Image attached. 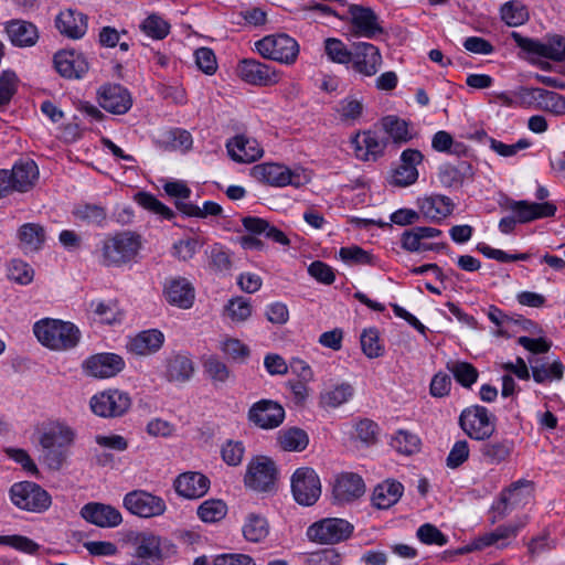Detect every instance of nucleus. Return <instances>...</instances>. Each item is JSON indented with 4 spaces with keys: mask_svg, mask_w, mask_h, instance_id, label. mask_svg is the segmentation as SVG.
<instances>
[{
    "mask_svg": "<svg viewBox=\"0 0 565 565\" xmlns=\"http://www.w3.org/2000/svg\"><path fill=\"white\" fill-rule=\"evenodd\" d=\"M459 426L469 438L486 440L495 431V416L484 406L472 405L461 412Z\"/></svg>",
    "mask_w": 565,
    "mask_h": 565,
    "instance_id": "obj_9",
    "label": "nucleus"
},
{
    "mask_svg": "<svg viewBox=\"0 0 565 565\" xmlns=\"http://www.w3.org/2000/svg\"><path fill=\"white\" fill-rule=\"evenodd\" d=\"M361 348L363 353L370 359H375L384 354V348L380 343L377 329L370 328L363 331L361 334Z\"/></svg>",
    "mask_w": 565,
    "mask_h": 565,
    "instance_id": "obj_57",
    "label": "nucleus"
},
{
    "mask_svg": "<svg viewBox=\"0 0 565 565\" xmlns=\"http://www.w3.org/2000/svg\"><path fill=\"white\" fill-rule=\"evenodd\" d=\"M38 178V166L31 159L15 162L11 170L0 169V199L13 192H28L34 186Z\"/></svg>",
    "mask_w": 565,
    "mask_h": 565,
    "instance_id": "obj_4",
    "label": "nucleus"
},
{
    "mask_svg": "<svg viewBox=\"0 0 565 565\" xmlns=\"http://www.w3.org/2000/svg\"><path fill=\"white\" fill-rule=\"evenodd\" d=\"M365 491L363 479L353 472H344L335 478L332 495L337 503L343 504L359 499Z\"/></svg>",
    "mask_w": 565,
    "mask_h": 565,
    "instance_id": "obj_26",
    "label": "nucleus"
},
{
    "mask_svg": "<svg viewBox=\"0 0 565 565\" xmlns=\"http://www.w3.org/2000/svg\"><path fill=\"white\" fill-rule=\"evenodd\" d=\"M92 412L104 418L121 417L131 406V398L128 393L120 390H107L90 398Z\"/></svg>",
    "mask_w": 565,
    "mask_h": 565,
    "instance_id": "obj_11",
    "label": "nucleus"
},
{
    "mask_svg": "<svg viewBox=\"0 0 565 565\" xmlns=\"http://www.w3.org/2000/svg\"><path fill=\"white\" fill-rule=\"evenodd\" d=\"M122 503L131 514L145 519L162 515L167 510V504L161 497L145 490H132L126 493Z\"/></svg>",
    "mask_w": 565,
    "mask_h": 565,
    "instance_id": "obj_13",
    "label": "nucleus"
},
{
    "mask_svg": "<svg viewBox=\"0 0 565 565\" xmlns=\"http://www.w3.org/2000/svg\"><path fill=\"white\" fill-rule=\"evenodd\" d=\"M73 214L76 218L100 225L106 218V211L103 206L96 204H82L78 205Z\"/></svg>",
    "mask_w": 565,
    "mask_h": 565,
    "instance_id": "obj_61",
    "label": "nucleus"
},
{
    "mask_svg": "<svg viewBox=\"0 0 565 565\" xmlns=\"http://www.w3.org/2000/svg\"><path fill=\"white\" fill-rule=\"evenodd\" d=\"M525 94L537 102L539 108L555 116L565 115V96L540 87L525 88Z\"/></svg>",
    "mask_w": 565,
    "mask_h": 565,
    "instance_id": "obj_36",
    "label": "nucleus"
},
{
    "mask_svg": "<svg viewBox=\"0 0 565 565\" xmlns=\"http://www.w3.org/2000/svg\"><path fill=\"white\" fill-rule=\"evenodd\" d=\"M348 12L350 14L351 32L354 36L374 39L376 35L384 33V29L379 22V15L372 8L350 4Z\"/></svg>",
    "mask_w": 565,
    "mask_h": 565,
    "instance_id": "obj_15",
    "label": "nucleus"
},
{
    "mask_svg": "<svg viewBox=\"0 0 565 565\" xmlns=\"http://www.w3.org/2000/svg\"><path fill=\"white\" fill-rule=\"evenodd\" d=\"M324 52L330 61L338 64H349L352 60V47L347 45L337 38H328L324 41Z\"/></svg>",
    "mask_w": 565,
    "mask_h": 565,
    "instance_id": "obj_55",
    "label": "nucleus"
},
{
    "mask_svg": "<svg viewBox=\"0 0 565 565\" xmlns=\"http://www.w3.org/2000/svg\"><path fill=\"white\" fill-rule=\"evenodd\" d=\"M204 372L212 381L215 387H218L221 384L226 383V381L231 377L232 373L227 365L222 362L217 356H210L205 360Z\"/></svg>",
    "mask_w": 565,
    "mask_h": 565,
    "instance_id": "obj_53",
    "label": "nucleus"
},
{
    "mask_svg": "<svg viewBox=\"0 0 565 565\" xmlns=\"http://www.w3.org/2000/svg\"><path fill=\"white\" fill-rule=\"evenodd\" d=\"M285 415V409L278 402L264 398L250 406L247 418L258 428L274 429L282 424Z\"/></svg>",
    "mask_w": 565,
    "mask_h": 565,
    "instance_id": "obj_16",
    "label": "nucleus"
},
{
    "mask_svg": "<svg viewBox=\"0 0 565 565\" xmlns=\"http://www.w3.org/2000/svg\"><path fill=\"white\" fill-rule=\"evenodd\" d=\"M342 554L333 547L322 548L308 555L307 565H340Z\"/></svg>",
    "mask_w": 565,
    "mask_h": 565,
    "instance_id": "obj_63",
    "label": "nucleus"
},
{
    "mask_svg": "<svg viewBox=\"0 0 565 565\" xmlns=\"http://www.w3.org/2000/svg\"><path fill=\"white\" fill-rule=\"evenodd\" d=\"M339 256L344 263L355 265H374V256L356 245L341 247Z\"/></svg>",
    "mask_w": 565,
    "mask_h": 565,
    "instance_id": "obj_59",
    "label": "nucleus"
},
{
    "mask_svg": "<svg viewBox=\"0 0 565 565\" xmlns=\"http://www.w3.org/2000/svg\"><path fill=\"white\" fill-rule=\"evenodd\" d=\"M227 153L238 163H250L263 156V148L256 139L237 135L226 142Z\"/></svg>",
    "mask_w": 565,
    "mask_h": 565,
    "instance_id": "obj_29",
    "label": "nucleus"
},
{
    "mask_svg": "<svg viewBox=\"0 0 565 565\" xmlns=\"http://www.w3.org/2000/svg\"><path fill=\"white\" fill-rule=\"evenodd\" d=\"M354 531V525L345 519L324 518L307 529V536L311 542L319 544H338L349 540Z\"/></svg>",
    "mask_w": 565,
    "mask_h": 565,
    "instance_id": "obj_8",
    "label": "nucleus"
},
{
    "mask_svg": "<svg viewBox=\"0 0 565 565\" xmlns=\"http://www.w3.org/2000/svg\"><path fill=\"white\" fill-rule=\"evenodd\" d=\"M134 546L131 565H161L177 553V546L170 540L149 531L137 532L129 537Z\"/></svg>",
    "mask_w": 565,
    "mask_h": 565,
    "instance_id": "obj_1",
    "label": "nucleus"
},
{
    "mask_svg": "<svg viewBox=\"0 0 565 565\" xmlns=\"http://www.w3.org/2000/svg\"><path fill=\"white\" fill-rule=\"evenodd\" d=\"M18 237L22 248L28 252H38L45 242V231L36 223H25L18 230Z\"/></svg>",
    "mask_w": 565,
    "mask_h": 565,
    "instance_id": "obj_43",
    "label": "nucleus"
},
{
    "mask_svg": "<svg viewBox=\"0 0 565 565\" xmlns=\"http://www.w3.org/2000/svg\"><path fill=\"white\" fill-rule=\"evenodd\" d=\"M250 173L257 181L271 186L292 185L299 188L302 185L300 174L280 163L265 162L256 164L252 168Z\"/></svg>",
    "mask_w": 565,
    "mask_h": 565,
    "instance_id": "obj_14",
    "label": "nucleus"
},
{
    "mask_svg": "<svg viewBox=\"0 0 565 565\" xmlns=\"http://www.w3.org/2000/svg\"><path fill=\"white\" fill-rule=\"evenodd\" d=\"M511 38L524 52L556 62L565 61V36L553 35L546 43L512 32Z\"/></svg>",
    "mask_w": 565,
    "mask_h": 565,
    "instance_id": "obj_12",
    "label": "nucleus"
},
{
    "mask_svg": "<svg viewBox=\"0 0 565 565\" xmlns=\"http://www.w3.org/2000/svg\"><path fill=\"white\" fill-rule=\"evenodd\" d=\"M75 438L74 431L61 424H56L45 430L40 437L42 447H58L68 449Z\"/></svg>",
    "mask_w": 565,
    "mask_h": 565,
    "instance_id": "obj_42",
    "label": "nucleus"
},
{
    "mask_svg": "<svg viewBox=\"0 0 565 565\" xmlns=\"http://www.w3.org/2000/svg\"><path fill=\"white\" fill-rule=\"evenodd\" d=\"M163 343V333L158 329H149L131 338L127 343V350L136 355H149L158 352Z\"/></svg>",
    "mask_w": 565,
    "mask_h": 565,
    "instance_id": "obj_34",
    "label": "nucleus"
},
{
    "mask_svg": "<svg viewBox=\"0 0 565 565\" xmlns=\"http://www.w3.org/2000/svg\"><path fill=\"white\" fill-rule=\"evenodd\" d=\"M475 169L469 161L458 160L456 163H444L438 169V180L446 188L459 189L472 181Z\"/></svg>",
    "mask_w": 565,
    "mask_h": 565,
    "instance_id": "obj_30",
    "label": "nucleus"
},
{
    "mask_svg": "<svg viewBox=\"0 0 565 565\" xmlns=\"http://www.w3.org/2000/svg\"><path fill=\"white\" fill-rule=\"evenodd\" d=\"M87 26L88 17L76 9L63 10L55 18V28L63 36L72 40L82 39Z\"/></svg>",
    "mask_w": 565,
    "mask_h": 565,
    "instance_id": "obj_27",
    "label": "nucleus"
},
{
    "mask_svg": "<svg viewBox=\"0 0 565 565\" xmlns=\"http://www.w3.org/2000/svg\"><path fill=\"white\" fill-rule=\"evenodd\" d=\"M382 126L395 143H406L413 138L408 130V122L397 116L383 117Z\"/></svg>",
    "mask_w": 565,
    "mask_h": 565,
    "instance_id": "obj_50",
    "label": "nucleus"
},
{
    "mask_svg": "<svg viewBox=\"0 0 565 565\" xmlns=\"http://www.w3.org/2000/svg\"><path fill=\"white\" fill-rule=\"evenodd\" d=\"M501 20L508 26H520L530 19L529 9L520 1H508L500 8Z\"/></svg>",
    "mask_w": 565,
    "mask_h": 565,
    "instance_id": "obj_47",
    "label": "nucleus"
},
{
    "mask_svg": "<svg viewBox=\"0 0 565 565\" xmlns=\"http://www.w3.org/2000/svg\"><path fill=\"white\" fill-rule=\"evenodd\" d=\"M479 452L481 459L487 465H500L508 461L515 449L514 439L508 436H493L489 439L481 440Z\"/></svg>",
    "mask_w": 565,
    "mask_h": 565,
    "instance_id": "obj_23",
    "label": "nucleus"
},
{
    "mask_svg": "<svg viewBox=\"0 0 565 565\" xmlns=\"http://www.w3.org/2000/svg\"><path fill=\"white\" fill-rule=\"evenodd\" d=\"M9 495L11 502L19 509L43 513L52 504L51 494L40 484L32 481L15 482L10 487Z\"/></svg>",
    "mask_w": 565,
    "mask_h": 565,
    "instance_id": "obj_6",
    "label": "nucleus"
},
{
    "mask_svg": "<svg viewBox=\"0 0 565 565\" xmlns=\"http://www.w3.org/2000/svg\"><path fill=\"white\" fill-rule=\"evenodd\" d=\"M242 531L246 541L259 543L268 536L269 524L265 516L256 513H249L245 519Z\"/></svg>",
    "mask_w": 565,
    "mask_h": 565,
    "instance_id": "obj_45",
    "label": "nucleus"
},
{
    "mask_svg": "<svg viewBox=\"0 0 565 565\" xmlns=\"http://www.w3.org/2000/svg\"><path fill=\"white\" fill-rule=\"evenodd\" d=\"M244 454L245 447L243 443L238 440L228 439L221 448V457L223 461L231 467L239 466Z\"/></svg>",
    "mask_w": 565,
    "mask_h": 565,
    "instance_id": "obj_62",
    "label": "nucleus"
},
{
    "mask_svg": "<svg viewBox=\"0 0 565 565\" xmlns=\"http://www.w3.org/2000/svg\"><path fill=\"white\" fill-rule=\"evenodd\" d=\"M519 526H498L493 532L486 533L475 539L468 547V551H480L484 547L497 545L503 547L507 545L505 540L515 536Z\"/></svg>",
    "mask_w": 565,
    "mask_h": 565,
    "instance_id": "obj_40",
    "label": "nucleus"
},
{
    "mask_svg": "<svg viewBox=\"0 0 565 565\" xmlns=\"http://www.w3.org/2000/svg\"><path fill=\"white\" fill-rule=\"evenodd\" d=\"M356 438L366 446H371L377 443V436L380 434L379 425L369 418L360 419L355 424Z\"/></svg>",
    "mask_w": 565,
    "mask_h": 565,
    "instance_id": "obj_64",
    "label": "nucleus"
},
{
    "mask_svg": "<svg viewBox=\"0 0 565 565\" xmlns=\"http://www.w3.org/2000/svg\"><path fill=\"white\" fill-rule=\"evenodd\" d=\"M79 513L84 520L99 527H115L122 521L119 510L99 502L86 503Z\"/></svg>",
    "mask_w": 565,
    "mask_h": 565,
    "instance_id": "obj_28",
    "label": "nucleus"
},
{
    "mask_svg": "<svg viewBox=\"0 0 565 565\" xmlns=\"http://www.w3.org/2000/svg\"><path fill=\"white\" fill-rule=\"evenodd\" d=\"M291 491L296 502L303 507L313 505L321 495V482L310 467L296 469L291 476Z\"/></svg>",
    "mask_w": 565,
    "mask_h": 565,
    "instance_id": "obj_10",
    "label": "nucleus"
},
{
    "mask_svg": "<svg viewBox=\"0 0 565 565\" xmlns=\"http://www.w3.org/2000/svg\"><path fill=\"white\" fill-rule=\"evenodd\" d=\"M446 369L451 373L455 381L465 388H471L479 379L478 369L467 361H448Z\"/></svg>",
    "mask_w": 565,
    "mask_h": 565,
    "instance_id": "obj_44",
    "label": "nucleus"
},
{
    "mask_svg": "<svg viewBox=\"0 0 565 565\" xmlns=\"http://www.w3.org/2000/svg\"><path fill=\"white\" fill-rule=\"evenodd\" d=\"M509 209L515 213L519 223H529L534 220L552 217L555 215L557 207L552 202H529L525 200L512 201Z\"/></svg>",
    "mask_w": 565,
    "mask_h": 565,
    "instance_id": "obj_31",
    "label": "nucleus"
},
{
    "mask_svg": "<svg viewBox=\"0 0 565 565\" xmlns=\"http://www.w3.org/2000/svg\"><path fill=\"white\" fill-rule=\"evenodd\" d=\"M276 462L267 456H254L246 467L244 486L258 493H270L276 489L278 480Z\"/></svg>",
    "mask_w": 565,
    "mask_h": 565,
    "instance_id": "obj_5",
    "label": "nucleus"
},
{
    "mask_svg": "<svg viewBox=\"0 0 565 565\" xmlns=\"http://www.w3.org/2000/svg\"><path fill=\"white\" fill-rule=\"evenodd\" d=\"M277 444L285 451L300 452L309 444L308 434L299 427H288L278 431Z\"/></svg>",
    "mask_w": 565,
    "mask_h": 565,
    "instance_id": "obj_41",
    "label": "nucleus"
},
{
    "mask_svg": "<svg viewBox=\"0 0 565 565\" xmlns=\"http://www.w3.org/2000/svg\"><path fill=\"white\" fill-rule=\"evenodd\" d=\"M417 539L426 545L445 546L448 543V537L436 525L425 523L417 529Z\"/></svg>",
    "mask_w": 565,
    "mask_h": 565,
    "instance_id": "obj_60",
    "label": "nucleus"
},
{
    "mask_svg": "<svg viewBox=\"0 0 565 565\" xmlns=\"http://www.w3.org/2000/svg\"><path fill=\"white\" fill-rule=\"evenodd\" d=\"M532 491L533 482L530 480L520 479L511 483L509 488L501 492L495 510H498L500 514H505L509 509H513L521 503H526L532 497Z\"/></svg>",
    "mask_w": 565,
    "mask_h": 565,
    "instance_id": "obj_32",
    "label": "nucleus"
},
{
    "mask_svg": "<svg viewBox=\"0 0 565 565\" xmlns=\"http://www.w3.org/2000/svg\"><path fill=\"white\" fill-rule=\"evenodd\" d=\"M352 143H354L356 158L363 161L377 160L384 154V150L387 146L385 140L380 139L377 135L372 131L363 132L362 141H360V134H358L352 139Z\"/></svg>",
    "mask_w": 565,
    "mask_h": 565,
    "instance_id": "obj_35",
    "label": "nucleus"
},
{
    "mask_svg": "<svg viewBox=\"0 0 565 565\" xmlns=\"http://www.w3.org/2000/svg\"><path fill=\"white\" fill-rule=\"evenodd\" d=\"M163 296L170 305L189 309L193 306L195 289L184 277L170 278L164 282Z\"/></svg>",
    "mask_w": 565,
    "mask_h": 565,
    "instance_id": "obj_25",
    "label": "nucleus"
},
{
    "mask_svg": "<svg viewBox=\"0 0 565 565\" xmlns=\"http://www.w3.org/2000/svg\"><path fill=\"white\" fill-rule=\"evenodd\" d=\"M237 73L245 83L255 86H271L279 81V74L274 67L255 58L242 60Z\"/></svg>",
    "mask_w": 565,
    "mask_h": 565,
    "instance_id": "obj_19",
    "label": "nucleus"
},
{
    "mask_svg": "<svg viewBox=\"0 0 565 565\" xmlns=\"http://www.w3.org/2000/svg\"><path fill=\"white\" fill-rule=\"evenodd\" d=\"M424 160L418 149H405L401 154V164L393 171L390 184L405 188L414 184L418 179L417 166Z\"/></svg>",
    "mask_w": 565,
    "mask_h": 565,
    "instance_id": "obj_21",
    "label": "nucleus"
},
{
    "mask_svg": "<svg viewBox=\"0 0 565 565\" xmlns=\"http://www.w3.org/2000/svg\"><path fill=\"white\" fill-rule=\"evenodd\" d=\"M354 390L348 383L339 384L320 394V405L324 408H335L347 403L353 396Z\"/></svg>",
    "mask_w": 565,
    "mask_h": 565,
    "instance_id": "obj_48",
    "label": "nucleus"
},
{
    "mask_svg": "<svg viewBox=\"0 0 565 565\" xmlns=\"http://www.w3.org/2000/svg\"><path fill=\"white\" fill-rule=\"evenodd\" d=\"M174 205L179 212L189 217L205 218L206 216H220L223 213L222 206L213 201H205L203 207L196 204L186 203L183 201H175Z\"/></svg>",
    "mask_w": 565,
    "mask_h": 565,
    "instance_id": "obj_49",
    "label": "nucleus"
},
{
    "mask_svg": "<svg viewBox=\"0 0 565 565\" xmlns=\"http://www.w3.org/2000/svg\"><path fill=\"white\" fill-rule=\"evenodd\" d=\"M527 361L531 364L533 380L539 384L553 380L559 381L564 376L565 366L559 360L553 361L550 365L540 358L531 356Z\"/></svg>",
    "mask_w": 565,
    "mask_h": 565,
    "instance_id": "obj_39",
    "label": "nucleus"
},
{
    "mask_svg": "<svg viewBox=\"0 0 565 565\" xmlns=\"http://www.w3.org/2000/svg\"><path fill=\"white\" fill-rule=\"evenodd\" d=\"M141 236L135 232L122 231L107 236L102 244V260L106 267H121L136 259L141 249Z\"/></svg>",
    "mask_w": 565,
    "mask_h": 565,
    "instance_id": "obj_2",
    "label": "nucleus"
},
{
    "mask_svg": "<svg viewBox=\"0 0 565 565\" xmlns=\"http://www.w3.org/2000/svg\"><path fill=\"white\" fill-rule=\"evenodd\" d=\"M125 360L116 353L104 352L88 356L82 363L84 373L96 379L116 376L125 369Z\"/></svg>",
    "mask_w": 565,
    "mask_h": 565,
    "instance_id": "obj_17",
    "label": "nucleus"
},
{
    "mask_svg": "<svg viewBox=\"0 0 565 565\" xmlns=\"http://www.w3.org/2000/svg\"><path fill=\"white\" fill-rule=\"evenodd\" d=\"M98 102L106 111L124 115L132 106L129 90L120 84L104 85L98 90Z\"/></svg>",
    "mask_w": 565,
    "mask_h": 565,
    "instance_id": "obj_22",
    "label": "nucleus"
},
{
    "mask_svg": "<svg viewBox=\"0 0 565 565\" xmlns=\"http://www.w3.org/2000/svg\"><path fill=\"white\" fill-rule=\"evenodd\" d=\"M209 266L218 273L227 271L232 267L228 250L221 244H214L209 253Z\"/></svg>",
    "mask_w": 565,
    "mask_h": 565,
    "instance_id": "obj_58",
    "label": "nucleus"
},
{
    "mask_svg": "<svg viewBox=\"0 0 565 565\" xmlns=\"http://www.w3.org/2000/svg\"><path fill=\"white\" fill-rule=\"evenodd\" d=\"M255 50L264 58L291 65L299 55L298 42L286 33H276L264 36L255 42Z\"/></svg>",
    "mask_w": 565,
    "mask_h": 565,
    "instance_id": "obj_7",
    "label": "nucleus"
},
{
    "mask_svg": "<svg viewBox=\"0 0 565 565\" xmlns=\"http://www.w3.org/2000/svg\"><path fill=\"white\" fill-rule=\"evenodd\" d=\"M391 446L402 455H413L419 451L420 440L416 435L401 429L392 437Z\"/></svg>",
    "mask_w": 565,
    "mask_h": 565,
    "instance_id": "obj_54",
    "label": "nucleus"
},
{
    "mask_svg": "<svg viewBox=\"0 0 565 565\" xmlns=\"http://www.w3.org/2000/svg\"><path fill=\"white\" fill-rule=\"evenodd\" d=\"M170 28V23L158 13H151L140 24L141 31L154 40H163Z\"/></svg>",
    "mask_w": 565,
    "mask_h": 565,
    "instance_id": "obj_52",
    "label": "nucleus"
},
{
    "mask_svg": "<svg viewBox=\"0 0 565 565\" xmlns=\"http://www.w3.org/2000/svg\"><path fill=\"white\" fill-rule=\"evenodd\" d=\"M196 513L202 522L216 523L226 516L227 505L221 499H209L199 505Z\"/></svg>",
    "mask_w": 565,
    "mask_h": 565,
    "instance_id": "obj_51",
    "label": "nucleus"
},
{
    "mask_svg": "<svg viewBox=\"0 0 565 565\" xmlns=\"http://www.w3.org/2000/svg\"><path fill=\"white\" fill-rule=\"evenodd\" d=\"M380 49L369 42H354L352 44V68L366 77L375 75L382 65Z\"/></svg>",
    "mask_w": 565,
    "mask_h": 565,
    "instance_id": "obj_18",
    "label": "nucleus"
},
{
    "mask_svg": "<svg viewBox=\"0 0 565 565\" xmlns=\"http://www.w3.org/2000/svg\"><path fill=\"white\" fill-rule=\"evenodd\" d=\"M403 490L401 482L386 480L374 488L372 503L377 509H388L401 499Z\"/></svg>",
    "mask_w": 565,
    "mask_h": 565,
    "instance_id": "obj_38",
    "label": "nucleus"
},
{
    "mask_svg": "<svg viewBox=\"0 0 565 565\" xmlns=\"http://www.w3.org/2000/svg\"><path fill=\"white\" fill-rule=\"evenodd\" d=\"M193 372V362L185 355L178 354L168 360L167 379L170 382H186Z\"/></svg>",
    "mask_w": 565,
    "mask_h": 565,
    "instance_id": "obj_46",
    "label": "nucleus"
},
{
    "mask_svg": "<svg viewBox=\"0 0 565 565\" xmlns=\"http://www.w3.org/2000/svg\"><path fill=\"white\" fill-rule=\"evenodd\" d=\"M210 479L196 471H186L179 475L174 482L173 488L175 492L189 500H194L205 495L210 489Z\"/></svg>",
    "mask_w": 565,
    "mask_h": 565,
    "instance_id": "obj_24",
    "label": "nucleus"
},
{
    "mask_svg": "<svg viewBox=\"0 0 565 565\" xmlns=\"http://www.w3.org/2000/svg\"><path fill=\"white\" fill-rule=\"evenodd\" d=\"M55 71L64 78L78 79L82 78L89 68V64L85 55L81 52L72 50H60L53 56Z\"/></svg>",
    "mask_w": 565,
    "mask_h": 565,
    "instance_id": "obj_20",
    "label": "nucleus"
},
{
    "mask_svg": "<svg viewBox=\"0 0 565 565\" xmlns=\"http://www.w3.org/2000/svg\"><path fill=\"white\" fill-rule=\"evenodd\" d=\"M33 332L38 340L52 350H66L74 348L81 337L77 327L72 322H64L45 318L34 323Z\"/></svg>",
    "mask_w": 565,
    "mask_h": 565,
    "instance_id": "obj_3",
    "label": "nucleus"
},
{
    "mask_svg": "<svg viewBox=\"0 0 565 565\" xmlns=\"http://www.w3.org/2000/svg\"><path fill=\"white\" fill-rule=\"evenodd\" d=\"M419 207L425 217L431 221H440L452 213L455 204L450 198L436 194L422 200Z\"/></svg>",
    "mask_w": 565,
    "mask_h": 565,
    "instance_id": "obj_37",
    "label": "nucleus"
},
{
    "mask_svg": "<svg viewBox=\"0 0 565 565\" xmlns=\"http://www.w3.org/2000/svg\"><path fill=\"white\" fill-rule=\"evenodd\" d=\"M4 31L12 45L17 47H31L36 44L40 36L35 24L20 19L8 21Z\"/></svg>",
    "mask_w": 565,
    "mask_h": 565,
    "instance_id": "obj_33",
    "label": "nucleus"
},
{
    "mask_svg": "<svg viewBox=\"0 0 565 565\" xmlns=\"http://www.w3.org/2000/svg\"><path fill=\"white\" fill-rule=\"evenodd\" d=\"M19 78L11 70L0 74V108L8 106L18 90Z\"/></svg>",
    "mask_w": 565,
    "mask_h": 565,
    "instance_id": "obj_56",
    "label": "nucleus"
}]
</instances>
